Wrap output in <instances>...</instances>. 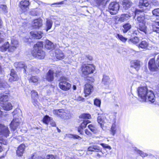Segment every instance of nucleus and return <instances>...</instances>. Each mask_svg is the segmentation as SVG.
I'll use <instances>...</instances> for the list:
<instances>
[{
  "instance_id": "obj_25",
  "label": "nucleus",
  "mask_w": 159,
  "mask_h": 159,
  "mask_svg": "<svg viewBox=\"0 0 159 159\" xmlns=\"http://www.w3.org/2000/svg\"><path fill=\"white\" fill-rule=\"evenodd\" d=\"M132 4V2L129 0H123L122 5L124 9L127 10L131 7Z\"/></svg>"
},
{
  "instance_id": "obj_39",
  "label": "nucleus",
  "mask_w": 159,
  "mask_h": 159,
  "mask_svg": "<svg viewBox=\"0 0 159 159\" xmlns=\"http://www.w3.org/2000/svg\"><path fill=\"white\" fill-rule=\"evenodd\" d=\"M52 20L50 19H47V20L46 22V26H47V30L46 31H48V30L49 29H50L52 25Z\"/></svg>"
},
{
  "instance_id": "obj_28",
  "label": "nucleus",
  "mask_w": 159,
  "mask_h": 159,
  "mask_svg": "<svg viewBox=\"0 0 159 159\" xmlns=\"http://www.w3.org/2000/svg\"><path fill=\"white\" fill-rule=\"evenodd\" d=\"M138 30L141 31L145 33L146 31V27L145 25V23H142L139 24V26L137 27Z\"/></svg>"
},
{
  "instance_id": "obj_49",
  "label": "nucleus",
  "mask_w": 159,
  "mask_h": 159,
  "mask_svg": "<svg viewBox=\"0 0 159 159\" xmlns=\"http://www.w3.org/2000/svg\"><path fill=\"white\" fill-rule=\"evenodd\" d=\"M153 15L156 16H159V8L154 9L152 11Z\"/></svg>"
},
{
  "instance_id": "obj_30",
  "label": "nucleus",
  "mask_w": 159,
  "mask_h": 159,
  "mask_svg": "<svg viewBox=\"0 0 159 159\" xmlns=\"http://www.w3.org/2000/svg\"><path fill=\"white\" fill-rule=\"evenodd\" d=\"M14 66L17 69L23 68L24 70L26 66L23 62H16L14 63Z\"/></svg>"
},
{
  "instance_id": "obj_37",
  "label": "nucleus",
  "mask_w": 159,
  "mask_h": 159,
  "mask_svg": "<svg viewBox=\"0 0 159 159\" xmlns=\"http://www.w3.org/2000/svg\"><path fill=\"white\" fill-rule=\"evenodd\" d=\"M39 78L37 76H32L31 77L28 78V80L30 82L34 83H38Z\"/></svg>"
},
{
  "instance_id": "obj_21",
  "label": "nucleus",
  "mask_w": 159,
  "mask_h": 159,
  "mask_svg": "<svg viewBox=\"0 0 159 159\" xmlns=\"http://www.w3.org/2000/svg\"><path fill=\"white\" fill-rule=\"evenodd\" d=\"M130 15L129 13L121 14L119 18L118 21L121 22H123L129 20L130 17Z\"/></svg>"
},
{
  "instance_id": "obj_60",
  "label": "nucleus",
  "mask_w": 159,
  "mask_h": 159,
  "mask_svg": "<svg viewBox=\"0 0 159 159\" xmlns=\"http://www.w3.org/2000/svg\"><path fill=\"white\" fill-rule=\"evenodd\" d=\"M85 132L86 134L89 136H90L92 135L91 133L87 129H85Z\"/></svg>"
},
{
  "instance_id": "obj_38",
  "label": "nucleus",
  "mask_w": 159,
  "mask_h": 159,
  "mask_svg": "<svg viewBox=\"0 0 159 159\" xmlns=\"http://www.w3.org/2000/svg\"><path fill=\"white\" fill-rule=\"evenodd\" d=\"M145 19L144 15H141L138 16L137 18V21L139 24L142 23H145L144 20Z\"/></svg>"
},
{
  "instance_id": "obj_42",
  "label": "nucleus",
  "mask_w": 159,
  "mask_h": 159,
  "mask_svg": "<svg viewBox=\"0 0 159 159\" xmlns=\"http://www.w3.org/2000/svg\"><path fill=\"white\" fill-rule=\"evenodd\" d=\"M51 118L48 116H45L43 118V122L48 125L50 122Z\"/></svg>"
},
{
  "instance_id": "obj_20",
  "label": "nucleus",
  "mask_w": 159,
  "mask_h": 159,
  "mask_svg": "<svg viewBox=\"0 0 159 159\" xmlns=\"http://www.w3.org/2000/svg\"><path fill=\"white\" fill-rule=\"evenodd\" d=\"M105 117L104 115L102 114L98 116V122L100 125L101 127L103 128L104 126V124L105 123Z\"/></svg>"
},
{
  "instance_id": "obj_57",
  "label": "nucleus",
  "mask_w": 159,
  "mask_h": 159,
  "mask_svg": "<svg viewBox=\"0 0 159 159\" xmlns=\"http://www.w3.org/2000/svg\"><path fill=\"white\" fill-rule=\"evenodd\" d=\"M0 7L3 11H7V7L6 5H1Z\"/></svg>"
},
{
  "instance_id": "obj_7",
  "label": "nucleus",
  "mask_w": 159,
  "mask_h": 159,
  "mask_svg": "<svg viewBox=\"0 0 159 159\" xmlns=\"http://www.w3.org/2000/svg\"><path fill=\"white\" fill-rule=\"evenodd\" d=\"M60 80L59 85L61 89L64 91H67L70 89L71 85L69 83L65 81L64 77H61Z\"/></svg>"
},
{
  "instance_id": "obj_5",
  "label": "nucleus",
  "mask_w": 159,
  "mask_h": 159,
  "mask_svg": "<svg viewBox=\"0 0 159 159\" xmlns=\"http://www.w3.org/2000/svg\"><path fill=\"white\" fill-rule=\"evenodd\" d=\"M95 70V67L92 65L84 64L82 66V74L84 76H87L88 75L93 73Z\"/></svg>"
},
{
  "instance_id": "obj_29",
  "label": "nucleus",
  "mask_w": 159,
  "mask_h": 159,
  "mask_svg": "<svg viewBox=\"0 0 159 159\" xmlns=\"http://www.w3.org/2000/svg\"><path fill=\"white\" fill-rule=\"evenodd\" d=\"M45 47L47 49H51L54 48V45L52 42L47 40L46 41Z\"/></svg>"
},
{
  "instance_id": "obj_4",
  "label": "nucleus",
  "mask_w": 159,
  "mask_h": 159,
  "mask_svg": "<svg viewBox=\"0 0 159 159\" xmlns=\"http://www.w3.org/2000/svg\"><path fill=\"white\" fill-rule=\"evenodd\" d=\"M43 46V44L42 42H38L35 44L34 47V49L31 52L32 55L38 59H43L46 55V54L42 49Z\"/></svg>"
},
{
  "instance_id": "obj_53",
  "label": "nucleus",
  "mask_w": 159,
  "mask_h": 159,
  "mask_svg": "<svg viewBox=\"0 0 159 159\" xmlns=\"http://www.w3.org/2000/svg\"><path fill=\"white\" fill-rule=\"evenodd\" d=\"M75 99L78 101H83L84 100V98L80 96H77L75 97Z\"/></svg>"
},
{
  "instance_id": "obj_10",
  "label": "nucleus",
  "mask_w": 159,
  "mask_h": 159,
  "mask_svg": "<svg viewBox=\"0 0 159 159\" xmlns=\"http://www.w3.org/2000/svg\"><path fill=\"white\" fill-rule=\"evenodd\" d=\"M10 131L7 126L0 124V135H2L7 137L9 136Z\"/></svg>"
},
{
  "instance_id": "obj_45",
  "label": "nucleus",
  "mask_w": 159,
  "mask_h": 159,
  "mask_svg": "<svg viewBox=\"0 0 159 159\" xmlns=\"http://www.w3.org/2000/svg\"><path fill=\"white\" fill-rule=\"evenodd\" d=\"M67 136L70 138L77 139L79 140H80L81 139L80 137L76 134H69Z\"/></svg>"
},
{
  "instance_id": "obj_9",
  "label": "nucleus",
  "mask_w": 159,
  "mask_h": 159,
  "mask_svg": "<svg viewBox=\"0 0 159 159\" xmlns=\"http://www.w3.org/2000/svg\"><path fill=\"white\" fill-rule=\"evenodd\" d=\"M93 89V87L92 85L89 82L87 83L84 85V91L86 96L89 95L91 94Z\"/></svg>"
},
{
  "instance_id": "obj_3",
  "label": "nucleus",
  "mask_w": 159,
  "mask_h": 159,
  "mask_svg": "<svg viewBox=\"0 0 159 159\" xmlns=\"http://www.w3.org/2000/svg\"><path fill=\"white\" fill-rule=\"evenodd\" d=\"M21 112V111L19 109H16L13 112V119L10 124V126L13 131L18 128L21 123V119L20 117Z\"/></svg>"
},
{
  "instance_id": "obj_36",
  "label": "nucleus",
  "mask_w": 159,
  "mask_h": 159,
  "mask_svg": "<svg viewBox=\"0 0 159 159\" xmlns=\"http://www.w3.org/2000/svg\"><path fill=\"white\" fill-rule=\"evenodd\" d=\"M8 100V96L6 94H2L0 95V101L2 102L7 101Z\"/></svg>"
},
{
  "instance_id": "obj_6",
  "label": "nucleus",
  "mask_w": 159,
  "mask_h": 159,
  "mask_svg": "<svg viewBox=\"0 0 159 159\" xmlns=\"http://www.w3.org/2000/svg\"><path fill=\"white\" fill-rule=\"evenodd\" d=\"M119 4L116 2L111 3L108 7V11L111 15L116 14L119 9Z\"/></svg>"
},
{
  "instance_id": "obj_51",
  "label": "nucleus",
  "mask_w": 159,
  "mask_h": 159,
  "mask_svg": "<svg viewBox=\"0 0 159 159\" xmlns=\"http://www.w3.org/2000/svg\"><path fill=\"white\" fill-rule=\"evenodd\" d=\"M100 145L104 148H107L110 150L111 149V147L107 144L102 143L100 144Z\"/></svg>"
},
{
  "instance_id": "obj_17",
  "label": "nucleus",
  "mask_w": 159,
  "mask_h": 159,
  "mask_svg": "<svg viewBox=\"0 0 159 159\" xmlns=\"http://www.w3.org/2000/svg\"><path fill=\"white\" fill-rule=\"evenodd\" d=\"M30 34L32 38L34 39H40L42 37L43 33L41 31L37 32L32 31L30 32Z\"/></svg>"
},
{
  "instance_id": "obj_18",
  "label": "nucleus",
  "mask_w": 159,
  "mask_h": 159,
  "mask_svg": "<svg viewBox=\"0 0 159 159\" xmlns=\"http://www.w3.org/2000/svg\"><path fill=\"white\" fill-rule=\"evenodd\" d=\"M10 75L11 77L9 78V80L11 82L17 81L19 79V77L13 69L11 70Z\"/></svg>"
},
{
  "instance_id": "obj_12",
  "label": "nucleus",
  "mask_w": 159,
  "mask_h": 159,
  "mask_svg": "<svg viewBox=\"0 0 159 159\" xmlns=\"http://www.w3.org/2000/svg\"><path fill=\"white\" fill-rule=\"evenodd\" d=\"M61 72L56 71V72H54L53 70H49L47 74V79L48 81H52L53 79V74L55 75V76H58L60 75Z\"/></svg>"
},
{
  "instance_id": "obj_54",
  "label": "nucleus",
  "mask_w": 159,
  "mask_h": 159,
  "mask_svg": "<svg viewBox=\"0 0 159 159\" xmlns=\"http://www.w3.org/2000/svg\"><path fill=\"white\" fill-rule=\"evenodd\" d=\"M84 128H83L81 126H80L78 128V132L80 133V134H83V129Z\"/></svg>"
},
{
  "instance_id": "obj_27",
  "label": "nucleus",
  "mask_w": 159,
  "mask_h": 159,
  "mask_svg": "<svg viewBox=\"0 0 159 159\" xmlns=\"http://www.w3.org/2000/svg\"><path fill=\"white\" fill-rule=\"evenodd\" d=\"M9 87V85L4 79H0V88H7Z\"/></svg>"
},
{
  "instance_id": "obj_34",
  "label": "nucleus",
  "mask_w": 159,
  "mask_h": 159,
  "mask_svg": "<svg viewBox=\"0 0 159 159\" xmlns=\"http://www.w3.org/2000/svg\"><path fill=\"white\" fill-rule=\"evenodd\" d=\"M1 106L3 109L6 110H10L12 109V106L10 102H7L5 104H3Z\"/></svg>"
},
{
  "instance_id": "obj_50",
  "label": "nucleus",
  "mask_w": 159,
  "mask_h": 159,
  "mask_svg": "<svg viewBox=\"0 0 159 159\" xmlns=\"http://www.w3.org/2000/svg\"><path fill=\"white\" fill-rule=\"evenodd\" d=\"M107 0H96V2L99 5H103L106 2H107Z\"/></svg>"
},
{
  "instance_id": "obj_58",
  "label": "nucleus",
  "mask_w": 159,
  "mask_h": 159,
  "mask_svg": "<svg viewBox=\"0 0 159 159\" xmlns=\"http://www.w3.org/2000/svg\"><path fill=\"white\" fill-rule=\"evenodd\" d=\"M4 39L2 35V34L0 32V43L3 42Z\"/></svg>"
},
{
  "instance_id": "obj_52",
  "label": "nucleus",
  "mask_w": 159,
  "mask_h": 159,
  "mask_svg": "<svg viewBox=\"0 0 159 159\" xmlns=\"http://www.w3.org/2000/svg\"><path fill=\"white\" fill-rule=\"evenodd\" d=\"M94 104L97 106H99L101 104V101L98 99H96L94 101Z\"/></svg>"
},
{
  "instance_id": "obj_8",
  "label": "nucleus",
  "mask_w": 159,
  "mask_h": 159,
  "mask_svg": "<svg viewBox=\"0 0 159 159\" xmlns=\"http://www.w3.org/2000/svg\"><path fill=\"white\" fill-rule=\"evenodd\" d=\"M53 113L55 114L58 115L60 117L64 119H67L70 118V114L68 111L66 112L63 110H54Z\"/></svg>"
},
{
  "instance_id": "obj_41",
  "label": "nucleus",
  "mask_w": 159,
  "mask_h": 159,
  "mask_svg": "<svg viewBox=\"0 0 159 159\" xmlns=\"http://www.w3.org/2000/svg\"><path fill=\"white\" fill-rule=\"evenodd\" d=\"M80 118L84 120H88V119L91 118V116L89 114H83L80 116Z\"/></svg>"
},
{
  "instance_id": "obj_16",
  "label": "nucleus",
  "mask_w": 159,
  "mask_h": 159,
  "mask_svg": "<svg viewBox=\"0 0 159 159\" xmlns=\"http://www.w3.org/2000/svg\"><path fill=\"white\" fill-rule=\"evenodd\" d=\"M54 52L55 56L57 59L60 60L64 58V55L61 50L57 49L55 50Z\"/></svg>"
},
{
  "instance_id": "obj_22",
  "label": "nucleus",
  "mask_w": 159,
  "mask_h": 159,
  "mask_svg": "<svg viewBox=\"0 0 159 159\" xmlns=\"http://www.w3.org/2000/svg\"><path fill=\"white\" fill-rule=\"evenodd\" d=\"M111 80L109 76L106 75L103 76L102 80V83L105 85H108L111 84Z\"/></svg>"
},
{
  "instance_id": "obj_11",
  "label": "nucleus",
  "mask_w": 159,
  "mask_h": 159,
  "mask_svg": "<svg viewBox=\"0 0 159 159\" xmlns=\"http://www.w3.org/2000/svg\"><path fill=\"white\" fill-rule=\"evenodd\" d=\"M30 4L28 1L25 0L20 2L19 6L22 11H25L28 8V6Z\"/></svg>"
},
{
  "instance_id": "obj_43",
  "label": "nucleus",
  "mask_w": 159,
  "mask_h": 159,
  "mask_svg": "<svg viewBox=\"0 0 159 159\" xmlns=\"http://www.w3.org/2000/svg\"><path fill=\"white\" fill-rule=\"evenodd\" d=\"M139 39L137 37H135L129 40V43H131L134 44H136L139 42Z\"/></svg>"
},
{
  "instance_id": "obj_62",
  "label": "nucleus",
  "mask_w": 159,
  "mask_h": 159,
  "mask_svg": "<svg viewBox=\"0 0 159 159\" xmlns=\"http://www.w3.org/2000/svg\"><path fill=\"white\" fill-rule=\"evenodd\" d=\"M87 57L88 59H89V60L91 61L93 59V57L92 56L90 55H87L86 56Z\"/></svg>"
},
{
  "instance_id": "obj_14",
  "label": "nucleus",
  "mask_w": 159,
  "mask_h": 159,
  "mask_svg": "<svg viewBox=\"0 0 159 159\" xmlns=\"http://www.w3.org/2000/svg\"><path fill=\"white\" fill-rule=\"evenodd\" d=\"M148 67L151 71H154L157 70L158 68L155 64V60L154 59H152L149 61Z\"/></svg>"
},
{
  "instance_id": "obj_23",
  "label": "nucleus",
  "mask_w": 159,
  "mask_h": 159,
  "mask_svg": "<svg viewBox=\"0 0 159 159\" xmlns=\"http://www.w3.org/2000/svg\"><path fill=\"white\" fill-rule=\"evenodd\" d=\"M24 71L27 75H31L34 71V68L31 65H29L28 66H26Z\"/></svg>"
},
{
  "instance_id": "obj_46",
  "label": "nucleus",
  "mask_w": 159,
  "mask_h": 159,
  "mask_svg": "<svg viewBox=\"0 0 159 159\" xmlns=\"http://www.w3.org/2000/svg\"><path fill=\"white\" fill-rule=\"evenodd\" d=\"M116 37L117 38H118L120 40L124 42H125L127 39L126 38L124 37L122 35H120L119 34H117Z\"/></svg>"
},
{
  "instance_id": "obj_1",
  "label": "nucleus",
  "mask_w": 159,
  "mask_h": 159,
  "mask_svg": "<svg viewBox=\"0 0 159 159\" xmlns=\"http://www.w3.org/2000/svg\"><path fill=\"white\" fill-rule=\"evenodd\" d=\"M138 95L141 99V101H145L147 99L151 102L153 103L155 101V96L153 92L148 91L146 87H139L137 89Z\"/></svg>"
},
{
  "instance_id": "obj_63",
  "label": "nucleus",
  "mask_w": 159,
  "mask_h": 159,
  "mask_svg": "<svg viewBox=\"0 0 159 159\" xmlns=\"http://www.w3.org/2000/svg\"><path fill=\"white\" fill-rule=\"evenodd\" d=\"M62 2H58V3H54L53 4H52V5H59L60 4H62Z\"/></svg>"
},
{
  "instance_id": "obj_47",
  "label": "nucleus",
  "mask_w": 159,
  "mask_h": 159,
  "mask_svg": "<svg viewBox=\"0 0 159 159\" xmlns=\"http://www.w3.org/2000/svg\"><path fill=\"white\" fill-rule=\"evenodd\" d=\"M89 122L88 120H84L80 126L84 129L86 127L87 124L89 123Z\"/></svg>"
},
{
  "instance_id": "obj_15",
  "label": "nucleus",
  "mask_w": 159,
  "mask_h": 159,
  "mask_svg": "<svg viewBox=\"0 0 159 159\" xmlns=\"http://www.w3.org/2000/svg\"><path fill=\"white\" fill-rule=\"evenodd\" d=\"M31 96L32 98V102L34 105L36 106L38 105L39 103L37 100V98H38V94L34 90H33L31 92Z\"/></svg>"
},
{
  "instance_id": "obj_24",
  "label": "nucleus",
  "mask_w": 159,
  "mask_h": 159,
  "mask_svg": "<svg viewBox=\"0 0 159 159\" xmlns=\"http://www.w3.org/2000/svg\"><path fill=\"white\" fill-rule=\"evenodd\" d=\"M25 147V146L23 144H21L19 146L16 151L17 154L18 156H21L22 155Z\"/></svg>"
},
{
  "instance_id": "obj_44",
  "label": "nucleus",
  "mask_w": 159,
  "mask_h": 159,
  "mask_svg": "<svg viewBox=\"0 0 159 159\" xmlns=\"http://www.w3.org/2000/svg\"><path fill=\"white\" fill-rule=\"evenodd\" d=\"M90 130L94 133H96L97 132V130L95 127L92 125H89L88 126Z\"/></svg>"
},
{
  "instance_id": "obj_2",
  "label": "nucleus",
  "mask_w": 159,
  "mask_h": 159,
  "mask_svg": "<svg viewBox=\"0 0 159 159\" xmlns=\"http://www.w3.org/2000/svg\"><path fill=\"white\" fill-rule=\"evenodd\" d=\"M11 43L8 42L5 43L0 47V51L3 52L7 51L9 52H12L18 47L19 43L17 39L14 37L11 38Z\"/></svg>"
},
{
  "instance_id": "obj_56",
  "label": "nucleus",
  "mask_w": 159,
  "mask_h": 159,
  "mask_svg": "<svg viewBox=\"0 0 159 159\" xmlns=\"http://www.w3.org/2000/svg\"><path fill=\"white\" fill-rule=\"evenodd\" d=\"M45 159H55L54 157L52 155L47 156Z\"/></svg>"
},
{
  "instance_id": "obj_13",
  "label": "nucleus",
  "mask_w": 159,
  "mask_h": 159,
  "mask_svg": "<svg viewBox=\"0 0 159 159\" xmlns=\"http://www.w3.org/2000/svg\"><path fill=\"white\" fill-rule=\"evenodd\" d=\"M149 5L148 2L147 0H140L139 3V6L140 8H143L142 10H137V11H143L144 7H148Z\"/></svg>"
},
{
  "instance_id": "obj_19",
  "label": "nucleus",
  "mask_w": 159,
  "mask_h": 159,
  "mask_svg": "<svg viewBox=\"0 0 159 159\" xmlns=\"http://www.w3.org/2000/svg\"><path fill=\"white\" fill-rule=\"evenodd\" d=\"M42 25V21L40 19L34 20L32 24L33 27L35 29L39 28L41 27Z\"/></svg>"
},
{
  "instance_id": "obj_48",
  "label": "nucleus",
  "mask_w": 159,
  "mask_h": 159,
  "mask_svg": "<svg viewBox=\"0 0 159 159\" xmlns=\"http://www.w3.org/2000/svg\"><path fill=\"white\" fill-rule=\"evenodd\" d=\"M135 150H136L137 152L139 153L141 156L143 157H145L148 155L147 153H144L143 152L141 151L140 150H138L137 148H135Z\"/></svg>"
},
{
  "instance_id": "obj_35",
  "label": "nucleus",
  "mask_w": 159,
  "mask_h": 159,
  "mask_svg": "<svg viewBox=\"0 0 159 159\" xmlns=\"http://www.w3.org/2000/svg\"><path fill=\"white\" fill-rule=\"evenodd\" d=\"M123 27V32L124 33L127 32L131 27V25L129 23H127L124 25Z\"/></svg>"
},
{
  "instance_id": "obj_40",
  "label": "nucleus",
  "mask_w": 159,
  "mask_h": 159,
  "mask_svg": "<svg viewBox=\"0 0 159 159\" xmlns=\"http://www.w3.org/2000/svg\"><path fill=\"white\" fill-rule=\"evenodd\" d=\"M116 125L115 123L113 124L110 129V131L112 135H114L116 133Z\"/></svg>"
},
{
  "instance_id": "obj_59",
  "label": "nucleus",
  "mask_w": 159,
  "mask_h": 159,
  "mask_svg": "<svg viewBox=\"0 0 159 159\" xmlns=\"http://www.w3.org/2000/svg\"><path fill=\"white\" fill-rule=\"evenodd\" d=\"M49 123L52 126H55L56 125V124L55 122L51 119V120L50 121Z\"/></svg>"
},
{
  "instance_id": "obj_61",
  "label": "nucleus",
  "mask_w": 159,
  "mask_h": 159,
  "mask_svg": "<svg viewBox=\"0 0 159 159\" xmlns=\"http://www.w3.org/2000/svg\"><path fill=\"white\" fill-rule=\"evenodd\" d=\"M156 63L159 67V55L157 56V59L156 60Z\"/></svg>"
},
{
  "instance_id": "obj_64",
  "label": "nucleus",
  "mask_w": 159,
  "mask_h": 159,
  "mask_svg": "<svg viewBox=\"0 0 159 159\" xmlns=\"http://www.w3.org/2000/svg\"><path fill=\"white\" fill-rule=\"evenodd\" d=\"M73 90H75L76 89V87L75 85H74L73 87Z\"/></svg>"
},
{
  "instance_id": "obj_31",
  "label": "nucleus",
  "mask_w": 159,
  "mask_h": 159,
  "mask_svg": "<svg viewBox=\"0 0 159 159\" xmlns=\"http://www.w3.org/2000/svg\"><path fill=\"white\" fill-rule=\"evenodd\" d=\"M148 46V43L145 40H143L139 44L138 47L142 49H146Z\"/></svg>"
},
{
  "instance_id": "obj_32",
  "label": "nucleus",
  "mask_w": 159,
  "mask_h": 159,
  "mask_svg": "<svg viewBox=\"0 0 159 159\" xmlns=\"http://www.w3.org/2000/svg\"><path fill=\"white\" fill-rule=\"evenodd\" d=\"M131 66L138 70L140 67V61L138 60L133 61L131 63Z\"/></svg>"
},
{
  "instance_id": "obj_55",
  "label": "nucleus",
  "mask_w": 159,
  "mask_h": 159,
  "mask_svg": "<svg viewBox=\"0 0 159 159\" xmlns=\"http://www.w3.org/2000/svg\"><path fill=\"white\" fill-rule=\"evenodd\" d=\"M0 143L3 144L4 145H6L7 142L5 139H0Z\"/></svg>"
},
{
  "instance_id": "obj_26",
  "label": "nucleus",
  "mask_w": 159,
  "mask_h": 159,
  "mask_svg": "<svg viewBox=\"0 0 159 159\" xmlns=\"http://www.w3.org/2000/svg\"><path fill=\"white\" fill-rule=\"evenodd\" d=\"M88 151L91 152H99L101 151V149L98 145L91 146L88 148Z\"/></svg>"
},
{
  "instance_id": "obj_33",
  "label": "nucleus",
  "mask_w": 159,
  "mask_h": 159,
  "mask_svg": "<svg viewBox=\"0 0 159 159\" xmlns=\"http://www.w3.org/2000/svg\"><path fill=\"white\" fill-rule=\"evenodd\" d=\"M152 30L153 31L159 33V22H155L152 25Z\"/></svg>"
}]
</instances>
